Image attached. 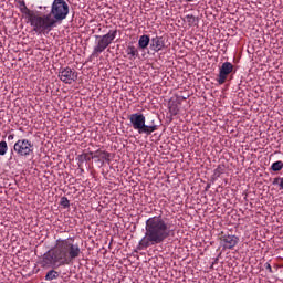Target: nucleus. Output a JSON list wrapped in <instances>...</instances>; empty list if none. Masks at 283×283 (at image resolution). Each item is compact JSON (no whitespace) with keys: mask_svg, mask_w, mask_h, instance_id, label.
<instances>
[{"mask_svg":"<svg viewBox=\"0 0 283 283\" xmlns=\"http://www.w3.org/2000/svg\"><path fill=\"white\" fill-rule=\"evenodd\" d=\"M8 154V143L0 142V156H6Z\"/></svg>","mask_w":283,"mask_h":283,"instance_id":"a211bd4d","label":"nucleus"},{"mask_svg":"<svg viewBox=\"0 0 283 283\" xmlns=\"http://www.w3.org/2000/svg\"><path fill=\"white\" fill-rule=\"evenodd\" d=\"M59 78L65 85H72V83H76L78 80V73L70 66L62 67L59 72Z\"/></svg>","mask_w":283,"mask_h":283,"instance_id":"6e6552de","label":"nucleus"},{"mask_svg":"<svg viewBox=\"0 0 283 283\" xmlns=\"http://www.w3.org/2000/svg\"><path fill=\"white\" fill-rule=\"evenodd\" d=\"M149 42H151V39L149 38V35L147 34L140 35L138 40L139 50H146V48L149 46Z\"/></svg>","mask_w":283,"mask_h":283,"instance_id":"f8f14e48","label":"nucleus"},{"mask_svg":"<svg viewBox=\"0 0 283 283\" xmlns=\"http://www.w3.org/2000/svg\"><path fill=\"white\" fill-rule=\"evenodd\" d=\"M150 50L153 52H160L165 50V38L156 35L150 40Z\"/></svg>","mask_w":283,"mask_h":283,"instance_id":"9b49d317","label":"nucleus"},{"mask_svg":"<svg viewBox=\"0 0 283 283\" xmlns=\"http://www.w3.org/2000/svg\"><path fill=\"white\" fill-rule=\"evenodd\" d=\"M59 272L56 270H50L46 275H45V280L46 282H52V280H59Z\"/></svg>","mask_w":283,"mask_h":283,"instance_id":"2eb2a0df","label":"nucleus"},{"mask_svg":"<svg viewBox=\"0 0 283 283\" xmlns=\"http://www.w3.org/2000/svg\"><path fill=\"white\" fill-rule=\"evenodd\" d=\"M282 169H283V161L282 160L275 161L271 165V170L272 171H282Z\"/></svg>","mask_w":283,"mask_h":283,"instance_id":"f3484780","label":"nucleus"},{"mask_svg":"<svg viewBox=\"0 0 283 283\" xmlns=\"http://www.w3.org/2000/svg\"><path fill=\"white\" fill-rule=\"evenodd\" d=\"M170 114H171L172 116H176V115L178 114V108H176V107H170Z\"/></svg>","mask_w":283,"mask_h":283,"instance_id":"5701e85b","label":"nucleus"},{"mask_svg":"<svg viewBox=\"0 0 283 283\" xmlns=\"http://www.w3.org/2000/svg\"><path fill=\"white\" fill-rule=\"evenodd\" d=\"M126 53L129 56V61H134L135 59H138V56H140V54L138 53V49H136V46L134 45L127 46Z\"/></svg>","mask_w":283,"mask_h":283,"instance_id":"ddd939ff","label":"nucleus"},{"mask_svg":"<svg viewBox=\"0 0 283 283\" xmlns=\"http://www.w3.org/2000/svg\"><path fill=\"white\" fill-rule=\"evenodd\" d=\"M280 189L283 190V177H281V182L279 184Z\"/></svg>","mask_w":283,"mask_h":283,"instance_id":"393cba45","label":"nucleus"},{"mask_svg":"<svg viewBox=\"0 0 283 283\" xmlns=\"http://www.w3.org/2000/svg\"><path fill=\"white\" fill-rule=\"evenodd\" d=\"M220 244L223 247V249H235L238 247V242H240V238H238L235 234H223L221 233L220 238Z\"/></svg>","mask_w":283,"mask_h":283,"instance_id":"1a4fd4ad","label":"nucleus"},{"mask_svg":"<svg viewBox=\"0 0 283 283\" xmlns=\"http://www.w3.org/2000/svg\"><path fill=\"white\" fill-rule=\"evenodd\" d=\"M13 150L21 157L32 156L34 154V144L30 139H19L14 146Z\"/></svg>","mask_w":283,"mask_h":283,"instance_id":"0eeeda50","label":"nucleus"},{"mask_svg":"<svg viewBox=\"0 0 283 283\" xmlns=\"http://www.w3.org/2000/svg\"><path fill=\"white\" fill-rule=\"evenodd\" d=\"M174 224L161 216L150 217L146 220L145 234L138 243L140 251L163 244L167 238L174 235Z\"/></svg>","mask_w":283,"mask_h":283,"instance_id":"f03ea898","label":"nucleus"},{"mask_svg":"<svg viewBox=\"0 0 283 283\" xmlns=\"http://www.w3.org/2000/svg\"><path fill=\"white\" fill-rule=\"evenodd\" d=\"M19 6H20V12H22V14H27L28 19L30 18V14H34L33 11H30V9H28V6H25L24 0H20Z\"/></svg>","mask_w":283,"mask_h":283,"instance_id":"4468645a","label":"nucleus"},{"mask_svg":"<svg viewBox=\"0 0 283 283\" xmlns=\"http://www.w3.org/2000/svg\"><path fill=\"white\" fill-rule=\"evenodd\" d=\"M60 205L64 208V209H69L70 207V199H67V197H62Z\"/></svg>","mask_w":283,"mask_h":283,"instance_id":"aec40b11","label":"nucleus"},{"mask_svg":"<svg viewBox=\"0 0 283 283\" xmlns=\"http://www.w3.org/2000/svg\"><path fill=\"white\" fill-rule=\"evenodd\" d=\"M264 268L266 269V271H269V273H273V268L271 266V263H265Z\"/></svg>","mask_w":283,"mask_h":283,"instance_id":"4be33fe9","label":"nucleus"},{"mask_svg":"<svg viewBox=\"0 0 283 283\" xmlns=\"http://www.w3.org/2000/svg\"><path fill=\"white\" fill-rule=\"evenodd\" d=\"M94 158H102V160H109L111 154L105 150L95 151Z\"/></svg>","mask_w":283,"mask_h":283,"instance_id":"dca6fc26","label":"nucleus"},{"mask_svg":"<svg viewBox=\"0 0 283 283\" xmlns=\"http://www.w3.org/2000/svg\"><path fill=\"white\" fill-rule=\"evenodd\" d=\"M49 14L56 25V23H61V21L67 19V14H70V4H67L65 0H54Z\"/></svg>","mask_w":283,"mask_h":283,"instance_id":"39448f33","label":"nucleus"},{"mask_svg":"<svg viewBox=\"0 0 283 283\" xmlns=\"http://www.w3.org/2000/svg\"><path fill=\"white\" fill-rule=\"evenodd\" d=\"M28 21L36 34H50L52 28H56V23L50 14L41 15L40 13H30Z\"/></svg>","mask_w":283,"mask_h":283,"instance_id":"7ed1b4c3","label":"nucleus"},{"mask_svg":"<svg viewBox=\"0 0 283 283\" xmlns=\"http://www.w3.org/2000/svg\"><path fill=\"white\" fill-rule=\"evenodd\" d=\"M233 72V64L231 62H224L219 69V75L217 78V83L220 85H224L227 83V78H229V74Z\"/></svg>","mask_w":283,"mask_h":283,"instance_id":"9d476101","label":"nucleus"},{"mask_svg":"<svg viewBox=\"0 0 283 283\" xmlns=\"http://www.w3.org/2000/svg\"><path fill=\"white\" fill-rule=\"evenodd\" d=\"M81 245L75 243L74 237L66 239L59 238L54 245L43 254L40 262L42 269H59L74 264L77 258H81Z\"/></svg>","mask_w":283,"mask_h":283,"instance_id":"f257e3e1","label":"nucleus"},{"mask_svg":"<svg viewBox=\"0 0 283 283\" xmlns=\"http://www.w3.org/2000/svg\"><path fill=\"white\" fill-rule=\"evenodd\" d=\"M185 21L188 22V25H196V17L187 14Z\"/></svg>","mask_w":283,"mask_h":283,"instance_id":"6ab92c4d","label":"nucleus"},{"mask_svg":"<svg viewBox=\"0 0 283 283\" xmlns=\"http://www.w3.org/2000/svg\"><path fill=\"white\" fill-rule=\"evenodd\" d=\"M128 120L130 122L133 129L138 132V134H145L146 136H151L154 132L158 130L157 125L145 124L146 118L144 114H140V113L130 114L128 117Z\"/></svg>","mask_w":283,"mask_h":283,"instance_id":"20e7f679","label":"nucleus"},{"mask_svg":"<svg viewBox=\"0 0 283 283\" xmlns=\"http://www.w3.org/2000/svg\"><path fill=\"white\" fill-rule=\"evenodd\" d=\"M280 182H282V177H276V178L273 179L272 185H279L280 186Z\"/></svg>","mask_w":283,"mask_h":283,"instance_id":"412c9836","label":"nucleus"},{"mask_svg":"<svg viewBox=\"0 0 283 283\" xmlns=\"http://www.w3.org/2000/svg\"><path fill=\"white\" fill-rule=\"evenodd\" d=\"M8 140H14V134L9 135Z\"/></svg>","mask_w":283,"mask_h":283,"instance_id":"b1692460","label":"nucleus"},{"mask_svg":"<svg viewBox=\"0 0 283 283\" xmlns=\"http://www.w3.org/2000/svg\"><path fill=\"white\" fill-rule=\"evenodd\" d=\"M118 34V30H109L104 35H95V46L93 49V56H98V54H103L104 50H107L109 45L114 42V39H116Z\"/></svg>","mask_w":283,"mask_h":283,"instance_id":"423d86ee","label":"nucleus"}]
</instances>
